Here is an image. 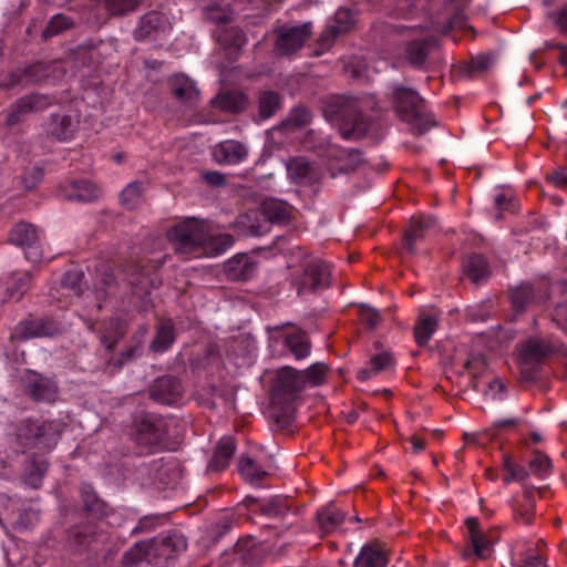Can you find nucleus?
<instances>
[{
	"label": "nucleus",
	"mask_w": 567,
	"mask_h": 567,
	"mask_svg": "<svg viewBox=\"0 0 567 567\" xmlns=\"http://www.w3.org/2000/svg\"><path fill=\"white\" fill-rule=\"evenodd\" d=\"M14 436L23 450H39L43 453L28 458L22 473V481L27 486L40 488L49 468L44 454L55 447L61 436V424L55 421L23 419L14 425Z\"/></svg>",
	"instance_id": "nucleus-1"
},
{
	"label": "nucleus",
	"mask_w": 567,
	"mask_h": 567,
	"mask_svg": "<svg viewBox=\"0 0 567 567\" xmlns=\"http://www.w3.org/2000/svg\"><path fill=\"white\" fill-rule=\"evenodd\" d=\"M167 238L174 249L185 256H199L209 247L214 248L216 255H221L234 245L233 236L228 234L213 236L208 223L194 217L172 226L167 230Z\"/></svg>",
	"instance_id": "nucleus-2"
},
{
	"label": "nucleus",
	"mask_w": 567,
	"mask_h": 567,
	"mask_svg": "<svg viewBox=\"0 0 567 567\" xmlns=\"http://www.w3.org/2000/svg\"><path fill=\"white\" fill-rule=\"evenodd\" d=\"M324 116L339 130L344 140H360L371 126V117L362 112L361 100L349 95H333L324 106Z\"/></svg>",
	"instance_id": "nucleus-3"
},
{
	"label": "nucleus",
	"mask_w": 567,
	"mask_h": 567,
	"mask_svg": "<svg viewBox=\"0 0 567 567\" xmlns=\"http://www.w3.org/2000/svg\"><path fill=\"white\" fill-rule=\"evenodd\" d=\"M392 103L396 115L411 126L413 134L422 135L436 126L425 100L415 90L394 85Z\"/></svg>",
	"instance_id": "nucleus-4"
},
{
	"label": "nucleus",
	"mask_w": 567,
	"mask_h": 567,
	"mask_svg": "<svg viewBox=\"0 0 567 567\" xmlns=\"http://www.w3.org/2000/svg\"><path fill=\"white\" fill-rule=\"evenodd\" d=\"M66 63L64 60L39 61L23 69H17L0 80V87L9 90L30 84H55L65 76Z\"/></svg>",
	"instance_id": "nucleus-5"
},
{
	"label": "nucleus",
	"mask_w": 567,
	"mask_h": 567,
	"mask_svg": "<svg viewBox=\"0 0 567 567\" xmlns=\"http://www.w3.org/2000/svg\"><path fill=\"white\" fill-rule=\"evenodd\" d=\"M303 389L305 379L301 372L292 367H282L276 374L270 395L271 404L288 414Z\"/></svg>",
	"instance_id": "nucleus-6"
},
{
	"label": "nucleus",
	"mask_w": 567,
	"mask_h": 567,
	"mask_svg": "<svg viewBox=\"0 0 567 567\" xmlns=\"http://www.w3.org/2000/svg\"><path fill=\"white\" fill-rule=\"evenodd\" d=\"M331 269L322 260H311L292 275L291 285L297 295L319 293L330 287Z\"/></svg>",
	"instance_id": "nucleus-7"
},
{
	"label": "nucleus",
	"mask_w": 567,
	"mask_h": 567,
	"mask_svg": "<svg viewBox=\"0 0 567 567\" xmlns=\"http://www.w3.org/2000/svg\"><path fill=\"white\" fill-rule=\"evenodd\" d=\"M106 536L100 522H84L66 530V547L75 555L94 553L104 543Z\"/></svg>",
	"instance_id": "nucleus-8"
},
{
	"label": "nucleus",
	"mask_w": 567,
	"mask_h": 567,
	"mask_svg": "<svg viewBox=\"0 0 567 567\" xmlns=\"http://www.w3.org/2000/svg\"><path fill=\"white\" fill-rule=\"evenodd\" d=\"M252 215L254 221L248 226V234L259 237L269 231L270 224H288L292 218L293 207L287 202L269 198L262 202L260 212Z\"/></svg>",
	"instance_id": "nucleus-9"
},
{
	"label": "nucleus",
	"mask_w": 567,
	"mask_h": 567,
	"mask_svg": "<svg viewBox=\"0 0 567 567\" xmlns=\"http://www.w3.org/2000/svg\"><path fill=\"white\" fill-rule=\"evenodd\" d=\"M266 330L269 347L282 340L284 347L296 360H303L310 355L311 342L306 331L291 323L267 327Z\"/></svg>",
	"instance_id": "nucleus-10"
},
{
	"label": "nucleus",
	"mask_w": 567,
	"mask_h": 567,
	"mask_svg": "<svg viewBox=\"0 0 567 567\" xmlns=\"http://www.w3.org/2000/svg\"><path fill=\"white\" fill-rule=\"evenodd\" d=\"M161 259L133 260L126 265L125 276L133 295L146 296L161 285L155 272L163 266Z\"/></svg>",
	"instance_id": "nucleus-11"
},
{
	"label": "nucleus",
	"mask_w": 567,
	"mask_h": 567,
	"mask_svg": "<svg viewBox=\"0 0 567 567\" xmlns=\"http://www.w3.org/2000/svg\"><path fill=\"white\" fill-rule=\"evenodd\" d=\"M56 102L55 97L42 94L31 93L19 97L8 109L0 113L3 124L7 127H14L23 123L29 115L42 112Z\"/></svg>",
	"instance_id": "nucleus-12"
},
{
	"label": "nucleus",
	"mask_w": 567,
	"mask_h": 567,
	"mask_svg": "<svg viewBox=\"0 0 567 567\" xmlns=\"http://www.w3.org/2000/svg\"><path fill=\"white\" fill-rule=\"evenodd\" d=\"M243 505L250 515H261L270 519L284 520L290 512L293 515L299 514V508L295 507L292 498L286 495L264 498L247 495L243 499Z\"/></svg>",
	"instance_id": "nucleus-13"
},
{
	"label": "nucleus",
	"mask_w": 567,
	"mask_h": 567,
	"mask_svg": "<svg viewBox=\"0 0 567 567\" xmlns=\"http://www.w3.org/2000/svg\"><path fill=\"white\" fill-rule=\"evenodd\" d=\"M166 431V421L161 415L145 413L134 420L132 436L141 446L158 449L164 444Z\"/></svg>",
	"instance_id": "nucleus-14"
},
{
	"label": "nucleus",
	"mask_w": 567,
	"mask_h": 567,
	"mask_svg": "<svg viewBox=\"0 0 567 567\" xmlns=\"http://www.w3.org/2000/svg\"><path fill=\"white\" fill-rule=\"evenodd\" d=\"M553 352L551 344L542 338L527 339L519 350V369L522 375L528 380H536L544 360Z\"/></svg>",
	"instance_id": "nucleus-15"
},
{
	"label": "nucleus",
	"mask_w": 567,
	"mask_h": 567,
	"mask_svg": "<svg viewBox=\"0 0 567 567\" xmlns=\"http://www.w3.org/2000/svg\"><path fill=\"white\" fill-rule=\"evenodd\" d=\"M441 38H413L405 45V56L416 69H427L441 61Z\"/></svg>",
	"instance_id": "nucleus-16"
},
{
	"label": "nucleus",
	"mask_w": 567,
	"mask_h": 567,
	"mask_svg": "<svg viewBox=\"0 0 567 567\" xmlns=\"http://www.w3.org/2000/svg\"><path fill=\"white\" fill-rule=\"evenodd\" d=\"M23 393L34 402L52 404L58 398V384L49 377L33 370H24L20 375Z\"/></svg>",
	"instance_id": "nucleus-17"
},
{
	"label": "nucleus",
	"mask_w": 567,
	"mask_h": 567,
	"mask_svg": "<svg viewBox=\"0 0 567 567\" xmlns=\"http://www.w3.org/2000/svg\"><path fill=\"white\" fill-rule=\"evenodd\" d=\"M262 2L264 11H271V3L265 0H212L204 11L206 20L218 24H228L234 21L235 17L247 9L248 4H257Z\"/></svg>",
	"instance_id": "nucleus-18"
},
{
	"label": "nucleus",
	"mask_w": 567,
	"mask_h": 567,
	"mask_svg": "<svg viewBox=\"0 0 567 567\" xmlns=\"http://www.w3.org/2000/svg\"><path fill=\"white\" fill-rule=\"evenodd\" d=\"M264 560V549L252 537L239 539L233 550L221 557L223 567H258Z\"/></svg>",
	"instance_id": "nucleus-19"
},
{
	"label": "nucleus",
	"mask_w": 567,
	"mask_h": 567,
	"mask_svg": "<svg viewBox=\"0 0 567 567\" xmlns=\"http://www.w3.org/2000/svg\"><path fill=\"white\" fill-rule=\"evenodd\" d=\"M9 240L23 249L24 257L30 262L37 264L43 260L42 246L33 225L28 223L17 224L10 231Z\"/></svg>",
	"instance_id": "nucleus-20"
},
{
	"label": "nucleus",
	"mask_w": 567,
	"mask_h": 567,
	"mask_svg": "<svg viewBox=\"0 0 567 567\" xmlns=\"http://www.w3.org/2000/svg\"><path fill=\"white\" fill-rule=\"evenodd\" d=\"M150 398L164 405H176L183 400L184 388L179 379L163 375L153 381L148 388Z\"/></svg>",
	"instance_id": "nucleus-21"
},
{
	"label": "nucleus",
	"mask_w": 567,
	"mask_h": 567,
	"mask_svg": "<svg viewBox=\"0 0 567 567\" xmlns=\"http://www.w3.org/2000/svg\"><path fill=\"white\" fill-rule=\"evenodd\" d=\"M58 194L68 200L90 203L101 196L100 187L86 178L66 179L60 184Z\"/></svg>",
	"instance_id": "nucleus-22"
},
{
	"label": "nucleus",
	"mask_w": 567,
	"mask_h": 567,
	"mask_svg": "<svg viewBox=\"0 0 567 567\" xmlns=\"http://www.w3.org/2000/svg\"><path fill=\"white\" fill-rule=\"evenodd\" d=\"M174 465L166 463L163 457L152 460L138 467V474L143 477L142 484L163 488L171 484V474H174Z\"/></svg>",
	"instance_id": "nucleus-23"
},
{
	"label": "nucleus",
	"mask_w": 567,
	"mask_h": 567,
	"mask_svg": "<svg viewBox=\"0 0 567 567\" xmlns=\"http://www.w3.org/2000/svg\"><path fill=\"white\" fill-rule=\"evenodd\" d=\"M59 332V324L49 318H31L20 322L12 337L18 340H28L31 338L52 337Z\"/></svg>",
	"instance_id": "nucleus-24"
},
{
	"label": "nucleus",
	"mask_w": 567,
	"mask_h": 567,
	"mask_svg": "<svg viewBox=\"0 0 567 567\" xmlns=\"http://www.w3.org/2000/svg\"><path fill=\"white\" fill-rule=\"evenodd\" d=\"M558 61L567 68V42H546L543 48L535 49L529 53V62L536 70H540L545 64Z\"/></svg>",
	"instance_id": "nucleus-25"
},
{
	"label": "nucleus",
	"mask_w": 567,
	"mask_h": 567,
	"mask_svg": "<svg viewBox=\"0 0 567 567\" xmlns=\"http://www.w3.org/2000/svg\"><path fill=\"white\" fill-rule=\"evenodd\" d=\"M501 59V51L498 49L481 52L472 55L468 61L460 64L458 69L461 74L475 78L492 70Z\"/></svg>",
	"instance_id": "nucleus-26"
},
{
	"label": "nucleus",
	"mask_w": 567,
	"mask_h": 567,
	"mask_svg": "<svg viewBox=\"0 0 567 567\" xmlns=\"http://www.w3.org/2000/svg\"><path fill=\"white\" fill-rule=\"evenodd\" d=\"M79 121L66 113H52L45 124L47 133L58 141L66 142L74 137Z\"/></svg>",
	"instance_id": "nucleus-27"
},
{
	"label": "nucleus",
	"mask_w": 567,
	"mask_h": 567,
	"mask_svg": "<svg viewBox=\"0 0 567 567\" xmlns=\"http://www.w3.org/2000/svg\"><path fill=\"white\" fill-rule=\"evenodd\" d=\"M248 156V148L241 142L226 140L213 150L214 159L221 165H238Z\"/></svg>",
	"instance_id": "nucleus-28"
},
{
	"label": "nucleus",
	"mask_w": 567,
	"mask_h": 567,
	"mask_svg": "<svg viewBox=\"0 0 567 567\" xmlns=\"http://www.w3.org/2000/svg\"><path fill=\"white\" fill-rule=\"evenodd\" d=\"M118 289L115 275L110 266L103 264L96 268V278L94 284V295L96 298L97 310L102 309V302L114 296Z\"/></svg>",
	"instance_id": "nucleus-29"
},
{
	"label": "nucleus",
	"mask_w": 567,
	"mask_h": 567,
	"mask_svg": "<svg viewBox=\"0 0 567 567\" xmlns=\"http://www.w3.org/2000/svg\"><path fill=\"white\" fill-rule=\"evenodd\" d=\"M389 557L383 546L377 542L365 543L353 560V567H386Z\"/></svg>",
	"instance_id": "nucleus-30"
},
{
	"label": "nucleus",
	"mask_w": 567,
	"mask_h": 567,
	"mask_svg": "<svg viewBox=\"0 0 567 567\" xmlns=\"http://www.w3.org/2000/svg\"><path fill=\"white\" fill-rule=\"evenodd\" d=\"M465 525L468 532L471 550L464 551V558L474 554L478 558L485 559L489 555V544L487 536L481 529L480 520L476 517H468Z\"/></svg>",
	"instance_id": "nucleus-31"
},
{
	"label": "nucleus",
	"mask_w": 567,
	"mask_h": 567,
	"mask_svg": "<svg viewBox=\"0 0 567 567\" xmlns=\"http://www.w3.org/2000/svg\"><path fill=\"white\" fill-rule=\"evenodd\" d=\"M236 452V440L233 436H223L208 462V472H221L226 470Z\"/></svg>",
	"instance_id": "nucleus-32"
},
{
	"label": "nucleus",
	"mask_w": 567,
	"mask_h": 567,
	"mask_svg": "<svg viewBox=\"0 0 567 567\" xmlns=\"http://www.w3.org/2000/svg\"><path fill=\"white\" fill-rule=\"evenodd\" d=\"M509 299L513 308L518 312L545 300L529 282H522L520 285L512 288L509 290Z\"/></svg>",
	"instance_id": "nucleus-33"
},
{
	"label": "nucleus",
	"mask_w": 567,
	"mask_h": 567,
	"mask_svg": "<svg viewBox=\"0 0 567 567\" xmlns=\"http://www.w3.org/2000/svg\"><path fill=\"white\" fill-rule=\"evenodd\" d=\"M226 272L233 280L247 281L254 277L257 262L247 254H239L226 262Z\"/></svg>",
	"instance_id": "nucleus-34"
},
{
	"label": "nucleus",
	"mask_w": 567,
	"mask_h": 567,
	"mask_svg": "<svg viewBox=\"0 0 567 567\" xmlns=\"http://www.w3.org/2000/svg\"><path fill=\"white\" fill-rule=\"evenodd\" d=\"M171 30L172 23L166 14L159 11H150L140 19L137 35H159L168 33Z\"/></svg>",
	"instance_id": "nucleus-35"
},
{
	"label": "nucleus",
	"mask_w": 567,
	"mask_h": 567,
	"mask_svg": "<svg viewBox=\"0 0 567 567\" xmlns=\"http://www.w3.org/2000/svg\"><path fill=\"white\" fill-rule=\"evenodd\" d=\"M395 361L391 352H378L371 355L365 367L358 370L357 379L361 382H365L380 372L391 369Z\"/></svg>",
	"instance_id": "nucleus-36"
},
{
	"label": "nucleus",
	"mask_w": 567,
	"mask_h": 567,
	"mask_svg": "<svg viewBox=\"0 0 567 567\" xmlns=\"http://www.w3.org/2000/svg\"><path fill=\"white\" fill-rule=\"evenodd\" d=\"M434 218L432 217H417L412 218L409 228L404 233L403 246L410 252H415V244L423 239L426 230L434 226Z\"/></svg>",
	"instance_id": "nucleus-37"
},
{
	"label": "nucleus",
	"mask_w": 567,
	"mask_h": 567,
	"mask_svg": "<svg viewBox=\"0 0 567 567\" xmlns=\"http://www.w3.org/2000/svg\"><path fill=\"white\" fill-rule=\"evenodd\" d=\"M187 547L185 537L178 530H168L156 540V551L161 556L172 558L184 551Z\"/></svg>",
	"instance_id": "nucleus-38"
},
{
	"label": "nucleus",
	"mask_w": 567,
	"mask_h": 567,
	"mask_svg": "<svg viewBox=\"0 0 567 567\" xmlns=\"http://www.w3.org/2000/svg\"><path fill=\"white\" fill-rule=\"evenodd\" d=\"M346 513L338 508L334 502L320 507L317 511V522L323 533L334 532L346 519Z\"/></svg>",
	"instance_id": "nucleus-39"
},
{
	"label": "nucleus",
	"mask_w": 567,
	"mask_h": 567,
	"mask_svg": "<svg viewBox=\"0 0 567 567\" xmlns=\"http://www.w3.org/2000/svg\"><path fill=\"white\" fill-rule=\"evenodd\" d=\"M465 275L476 285L485 282L491 275L489 265L481 254H472L463 262Z\"/></svg>",
	"instance_id": "nucleus-40"
},
{
	"label": "nucleus",
	"mask_w": 567,
	"mask_h": 567,
	"mask_svg": "<svg viewBox=\"0 0 567 567\" xmlns=\"http://www.w3.org/2000/svg\"><path fill=\"white\" fill-rule=\"evenodd\" d=\"M237 467L244 481L252 486H262L264 480L268 476L264 467L248 455L239 457Z\"/></svg>",
	"instance_id": "nucleus-41"
},
{
	"label": "nucleus",
	"mask_w": 567,
	"mask_h": 567,
	"mask_svg": "<svg viewBox=\"0 0 567 567\" xmlns=\"http://www.w3.org/2000/svg\"><path fill=\"white\" fill-rule=\"evenodd\" d=\"M535 493L534 487L525 486L523 498L515 501L512 506L515 518L525 525L532 524L535 517Z\"/></svg>",
	"instance_id": "nucleus-42"
},
{
	"label": "nucleus",
	"mask_w": 567,
	"mask_h": 567,
	"mask_svg": "<svg viewBox=\"0 0 567 567\" xmlns=\"http://www.w3.org/2000/svg\"><path fill=\"white\" fill-rule=\"evenodd\" d=\"M176 332L171 319H161L156 326V333L151 343L154 352L163 353L175 342Z\"/></svg>",
	"instance_id": "nucleus-43"
},
{
	"label": "nucleus",
	"mask_w": 567,
	"mask_h": 567,
	"mask_svg": "<svg viewBox=\"0 0 567 567\" xmlns=\"http://www.w3.org/2000/svg\"><path fill=\"white\" fill-rule=\"evenodd\" d=\"M81 498L85 512L95 519L107 515L109 506L101 499L90 484H82Z\"/></svg>",
	"instance_id": "nucleus-44"
},
{
	"label": "nucleus",
	"mask_w": 567,
	"mask_h": 567,
	"mask_svg": "<svg viewBox=\"0 0 567 567\" xmlns=\"http://www.w3.org/2000/svg\"><path fill=\"white\" fill-rule=\"evenodd\" d=\"M440 317L436 312H426L420 316L414 327V339L417 346L425 347L439 326Z\"/></svg>",
	"instance_id": "nucleus-45"
},
{
	"label": "nucleus",
	"mask_w": 567,
	"mask_h": 567,
	"mask_svg": "<svg viewBox=\"0 0 567 567\" xmlns=\"http://www.w3.org/2000/svg\"><path fill=\"white\" fill-rule=\"evenodd\" d=\"M169 86L174 96L184 103L194 104L199 94L195 83L184 75L173 76Z\"/></svg>",
	"instance_id": "nucleus-46"
},
{
	"label": "nucleus",
	"mask_w": 567,
	"mask_h": 567,
	"mask_svg": "<svg viewBox=\"0 0 567 567\" xmlns=\"http://www.w3.org/2000/svg\"><path fill=\"white\" fill-rule=\"evenodd\" d=\"M31 282L30 271L12 272L2 284L9 299L20 300L28 291Z\"/></svg>",
	"instance_id": "nucleus-47"
},
{
	"label": "nucleus",
	"mask_w": 567,
	"mask_h": 567,
	"mask_svg": "<svg viewBox=\"0 0 567 567\" xmlns=\"http://www.w3.org/2000/svg\"><path fill=\"white\" fill-rule=\"evenodd\" d=\"M213 103L216 107L231 113H239L246 109L247 96L238 91H228L217 95Z\"/></svg>",
	"instance_id": "nucleus-48"
},
{
	"label": "nucleus",
	"mask_w": 567,
	"mask_h": 567,
	"mask_svg": "<svg viewBox=\"0 0 567 567\" xmlns=\"http://www.w3.org/2000/svg\"><path fill=\"white\" fill-rule=\"evenodd\" d=\"M282 99L278 92L262 91L258 97L259 115L262 120L272 117L281 109Z\"/></svg>",
	"instance_id": "nucleus-49"
},
{
	"label": "nucleus",
	"mask_w": 567,
	"mask_h": 567,
	"mask_svg": "<svg viewBox=\"0 0 567 567\" xmlns=\"http://www.w3.org/2000/svg\"><path fill=\"white\" fill-rule=\"evenodd\" d=\"M245 506L243 502L236 505L233 512L225 513L216 522L213 533L215 538H220L226 535L234 526L239 524V517L243 515Z\"/></svg>",
	"instance_id": "nucleus-50"
},
{
	"label": "nucleus",
	"mask_w": 567,
	"mask_h": 567,
	"mask_svg": "<svg viewBox=\"0 0 567 567\" xmlns=\"http://www.w3.org/2000/svg\"><path fill=\"white\" fill-rule=\"evenodd\" d=\"M245 43L246 38H216V49L228 63H233L238 58Z\"/></svg>",
	"instance_id": "nucleus-51"
},
{
	"label": "nucleus",
	"mask_w": 567,
	"mask_h": 567,
	"mask_svg": "<svg viewBox=\"0 0 567 567\" xmlns=\"http://www.w3.org/2000/svg\"><path fill=\"white\" fill-rule=\"evenodd\" d=\"M472 27L467 23V18L461 10H455L449 19L443 22H436V30L442 35H449L452 32H463Z\"/></svg>",
	"instance_id": "nucleus-52"
},
{
	"label": "nucleus",
	"mask_w": 567,
	"mask_h": 567,
	"mask_svg": "<svg viewBox=\"0 0 567 567\" xmlns=\"http://www.w3.org/2000/svg\"><path fill=\"white\" fill-rule=\"evenodd\" d=\"M311 120V111L303 105H298L290 110L288 116L284 121V125L291 130H300L309 125Z\"/></svg>",
	"instance_id": "nucleus-53"
},
{
	"label": "nucleus",
	"mask_w": 567,
	"mask_h": 567,
	"mask_svg": "<svg viewBox=\"0 0 567 567\" xmlns=\"http://www.w3.org/2000/svg\"><path fill=\"white\" fill-rule=\"evenodd\" d=\"M354 20L350 9L340 8L334 13V20L329 25L330 34L329 35H341L342 33H347L351 30Z\"/></svg>",
	"instance_id": "nucleus-54"
},
{
	"label": "nucleus",
	"mask_w": 567,
	"mask_h": 567,
	"mask_svg": "<svg viewBox=\"0 0 567 567\" xmlns=\"http://www.w3.org/2000/svg\"><path fill=\"white\" fill-rule=\"evenodd\" d=\"M111 16H124L134 11L141 0H96Z\"/></svg>",
	"instance_id": "nucleus-55"
},
{
	"label": "nucleus",
	"mask_w": 567,
	"mask_h": 567,
	"mask_svg": "<svg viewBox=\"0 0 567 567\" xmlns=\"http://www.w3.org/2000/svg\"><path fill=\"white\" fill-rule=\"evenodd\" d=\"M143 184L141 182L130 183L121 193L120 199L124 207L134 209L141 202Z\"/></svg>",
	"instance_id": "nucleus-56"
},
{
	"label": "nucleus",
	"mask_w": 567,
	"mask_h": 567,
	"mask_svg": "<svg viewBox=\"0 0 567 567\" xmlns=\"http://www.w3.org/2000/svg\"><path fill=\"white\" fill-rule=\"evenodd\" d=\"M307 38H276L275 52L280 56L296 54L305 44Z\"/></svg>",
	"instance_id": "nucleus-57"
},
{
	"label": "nucleus",
	"mask_w": 567,
	"mask_h": 567,
	"mask_svg": "<svg viewBox=\"0 0 567 567\" xmlns=\"http://www.w3.org/2000/svg\"><path fill=\"white\" fill-rule=\"evenodd\" d=\"M73 23L70 17L58 13L50 19L41 35H58L61 32L70 30Z\"/></svg>",
	"instance_id": "nucleus-58"
},
{
	"label": "nucleus",
	"mask_w": 567,
	"mask_h": 567,
	"mask_svg": "<svg viewBox=\"0 0 567 567\" xmlns=\"http://www.w3.org/2000/svg\"><path fill=\"white\" fill-rule=\"evenodd\" d=\"M73 65L76 70L87 68L95 69V50L92 48H79L72 53Z\"/></svg>",
	"instance_id": "nucleus-59"
},
{
	"label": "nucleus",
	"mask_w": 567,
	"mask_h": 567,
	"mask_svg": "<svg viewBox=\"0 0 567 567\" xmlns=\"http://www.w3.org/2000/svg\"><path fill=\"white\" fill-rule=\"evenodd\" d=\"M529 468L538 477L545 478L551 472V461L546 454L536 451L529 461Z\"/></svg>",
	"instance_id": "nucleus-60"
},
{
	"label": "nucleus",
	"mask_w": 567,
	"mask_h": 567,
	"mask_svg": "<svg viewBox=\"0 0 567 567\" xmlns=\"http://www.w3.org/2000/svg\"><path fill=\"white\" fill-rule=\"evenodd\" d=\"M84 274L79 269H70L64 272L61 285L63 288L70 289L80 297L83 292L82 284H83Z\"/></svg>",
	"instance_id": "nucleus-61"
},
{
	"label": "nucleus",
	"mask_w": 567,
	"mask_h": 567,
	"mask_svg": "<svg viewBox=\"0 0 567 567\" xmlns=\"http://www.w3.org/2000/svg\"><path fill=\"white\" fill-rule=\"evenodd\" d=\"M40 520V509L34 506H25L19 509L17 525L20 528L30 529Z\"/></svg>",
	"instance_id": "nucleus-62"
},
{
	"label": "nucleus",
	"mask_w": 567,
	"mask_h": 567,
	"mask_svg": "<svg viewBox=\"0 0 567 567\" xmlns=\"http://www.w3.org/2000/svg\"><path fill=\"white\" fill-rule=\"evenodd\" d=\"M312 32V23L303 22V23H291V24H280L277 25L275 30V35H311Z\"/></svg>",
	"instance_id": "nucleus-63"
},
{
	"label": "nucleus",
	"mask_w": 567,
	"mask_h": 567,
	"mask_svg": "<svg viewBox=\"0 0 567 567\" xmlns=\"http://www.w3.org/2000/svg\"><path fill=\"white\" fill-rule=\"evenodd\" d=\"M327 367L323 363H315L308 369L300 371L305 379V386L307 384L318 385L320 384L326 375Z\"/></svg>",
	"instance_id": "nucleus-64"
}]
</instances>
